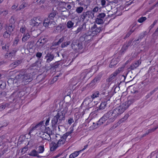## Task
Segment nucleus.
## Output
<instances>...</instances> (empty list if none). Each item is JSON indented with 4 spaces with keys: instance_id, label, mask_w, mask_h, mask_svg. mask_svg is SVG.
Returning a JSON list of instances; mask_svg holds the SVG:
<instances>
[{
    "instance_id": "1",
    "label": "nucleus",
    "mask_w": 158,
    "mask_h": 158,
    "mask_svg": "<svg viewBox=\"0 0 158 158\" xmlns=\"http://www.w3.org/2000/svg\"><path fill=\"white\" fill-rule=\"evenodd\" d=\"M134 102L133 98H131L117 106L113 110L108 112L105 114L108 122H113L119 115L123 113Z\"/></svg>"
},
{
    "instance_id": "2",
    "label": "nucleus",
    "mask_w": 158,
    "mask_h": 158,
    "mask_svg": "<svg viewBox=\"0 0 158 158\" xmlns=\"http://www.w3.org/2000/svg\"><path fill=\"white\" fill-rule=\"evenodd\" d=\"M29 70H28V71ZM27 71H26L25 70L23 69L20 70L19 73L15 76V79L19 81H21L25 83L31 81L33 80V75Z\"/></svg>"
},
{
    "instance_id": "3",
    "label": "nucleus",
    "mask_w": 158,
    "mask_h": 158,
    "mask_svg": "<svg viewBox=\"0 0 158 158\" xmlns=\"http://www.w3.org/2000/svg\"><path fill=\"white\" fill-rule=\"evenodd\" d=\"M66 112L64 110L58 111L57 114L54 116L52 120V126L53 128L57 127L58 124H60L65 119V115Z\"/></svg>"
},
{
    "instance_id": "4",
    "label": "nucleus",
    "mask_w": 158,
    "mask_h": 158,
    "mask_svg": "<svg viewBox=\"0 0 158 158\" xmlns=\"http://www.w3.org/2000/svg\"><path fill=\"white\" fill-rule=\"evenodd\" d=\"M94 17V13L91 11H87L84 12L80 16V19L84 23L88 22L90 19H92Z\"/></svg>"
},
{
    "instance_id": "5",
    "label": "nucleus",
    "mask_w": 158,
    "mask_h": 158,
    "mask_svg": "<svg viewBox=\"0 0 158 158\" xmlns=\"http://www.w3.org/2000/svg\"><path fill=\"white\" fill-rule=\"evenodd\" d=\"M73 129L72 128L70 131L65 133L62 136H61L60 135H58V136H60V138L57 143V145L59 147L60 146L64 143L67 137L69 136V139L71 138V136L70 135L73 133Z\"/></svg>"
},
{
    "instance_id": "6",
    "label": "nucleus",
    "mask_w": 158,
    "mask_h": 158,
    "mask_svg": "<svg viewBox=\"0 0 158 158\" xmlns=\"http://www.w3.org/2000/svg\"><path fill=\"white\" fill-rule=\"evenodd\" d=\"M44 121H41L35 126H33L31 128H30L29 134H30L32 132L35 130H39L40 129L43 128L45 129V127L44 125Z\"/></svg>"
},
{
    "instance_id": "7",
    "label": "nucleus",
    "mask_w": 158,
    "mask_h": 158,
    "mask_svg": "<svg viewBox=\"0 0 158 158\" xmlns=\"http://www.w3.org/2000/svg\"><path fill=\"white\" fill-rule=\"evenodd\" d=\"M72 48L74 50H77V49H81L82 48V43L81 42H78L77 40H73L71 44Z\"/></svg>"
},
{
    "instance_id": "8",
    "label": "nucleus",
    "mask_w": 158,
    "mask_h": 158,
    "mask_svg": "<svg viewBox=\"0 0 158 158\" xmlns=\"http://www.w3.org/2000/svg\"><path fill=\"white\" fill-rule=\"evenodd\" d=\"M42 23V19L40 17H35L30 20V25L33 26H38Z\"/></svg>"
},
{
    "instance_id": "9",
    "label": "nucleus",
    "mask_w": 158,
    "mask_h": 158,
    "mask_svg": "<svg viewBox=\"0 0 158 158\" xmlns=\"http://www.w3.org/2000/svg\"><path fill=\"white\" fill-rule=\"evenodd\" d=\"M123 69V67L118 68V70H116L115 72L111 74L109 78L107 79V81L108 82H110L115 78V77L120 73V72Z\"/></svg>"
},
{
    "instance_id": "10",
    "label": "nucleus",
    "mask_w": 158,
    "mask_h": 158,
    "mask_svg": "<svg viewBox=\"0 0 158 158\" xmlns=\"http://www.w3.org/2000/svg\"><path fill=\"white\" fill-rule=\"evenodd\" d=\"M102 27H98L97 25L95 24L93 26L91 27V30L92 34L95 35H96L99 33L102 30Z\"/></svg>"
},
{
    "instance_id": "11",
    "label": "nucleus",
    "mask_w": 158,
    "mask_h": 158,
    "mask_svg": "<svg viewBox=\"0 0 158 158\" xmlns=\"http://www.w3.org/2000/svg\"><path fill=\"white\" fill-rule=\"evenodd\" d=\"M89 73L88 71L85 70L81 73L80 79L81 80H84L85 78H89L91 77L90 75H89Z\"/></svg>"
},
{
    "instance_id": "12",
    "label": "nucleus",
    "mask_w": 158,
    "mask_h": 158,
    "mask_svg": "<svg viewBox=\"0 0 158 158\" xmlns=\"http://www.w3.org/2000/svg\"><path fill=\"white\" fill-rule=\"evenodd\" d=\"M54 57V56L53 54L48 53L45 56V59L46 60V63H50L53 60Z\"/></svg>"
},
{
    "instance_id": "13",
    "label": "nucleus",
    "mask_w": 158,
    "mask_h": 158,
    "mask_svg": "<svg viewBox=\"0 0 158 158\" xmlns=\"http://www.w3.org/2000/svg\"><path fill=\"white\" fill-rule=\"evenodd\" d=\"M64 29L63 26L60 24L56 27H55L54 28L53 32L55 33H57L62 31Z\"/></svg>"
},
{
    "instance_id": "14",
    "label": "nucleus",
    "mask_w": 158,
    "mask_h": 158,
    "mask_svg": "<svg viewBox=\"0 0 158 158\" xmlns=\"http://www.w3.org/2000/svg\"><path fill=\"white\" fill-rule=\"evenodd\" d=\"M141 62L140 60H138L135 62L132 63L128 68V69L134 70L137 68L141 64Z\"/></svg>"
},
{
    "instance_id": "15",
    "label": "nucleus",
    "mask_w": 158,
    "mask_h": 158,
    "mask_svg": "<svg viewBox=\"0 0 158 158\" xmlns=\"http://www.w3.org/2000/svg\"><path fill=\"white\" fill-rule=\"evenodd\" d=\"M15 28V25L14 24L10 23L6 27V29L9 33H11L14 31Z\"/></svg>"
},
{
    "instance_id": "16",
    "label": "nucleus",
    "mask_w": 158,
    "mask_h": 158,
    "mask_svg": "<svg viewBox=\"0 0 158 158\" xmlns=\"http://www.w3.org/2000/svg\"><path fill=\"white\" fill-rule=\"evenodd\" d=\"M41 137L43 140H46L48 141L51 140L50 135L47 133H43L41 135Z\"/></svg>"
},
{
    "instance_id": "17",
    "label": "nucleus",
    "mask_w": 158,
    "mask_h": 158,
    "mask_svg": "<svg viewBox=\"0 0 158 158\" xmlns=\"http://www.w3.org/2000/svg\"><path fill=\"white\" fill-rule=\"evenodd\" d=\"M107 120V119L104 114V116L97 122V126L98 127L101 125Z\"/></svg>"
},
{
    "instance_id": "18",
    "label": "nucleus",
    "mask_w": 158,
    "mask_h": 158,
    "mask_svg": "<svg viewBox=\"0 0 158 158\" xmlns=\"http://www.w3.org/2000/svg\"><path fill=\"white\" fill-rule=\"evenodd\" d=\"M99 92L101 97H103L104 96H107L109 93V91L106 88L101 89Z\"/></svg>"
},
{
    "instance_id": "19",
    "label": "nucleus",
    "mask_w": 158,
    "mask_h": 158,
    "mask_svg": "<svg viewBox=\"0 0 158 158\" xmlns=\"http://www.w3.org/2000/svg\"><path fill=\"white\" fill-rule=\"evenodd\" d=\"M59 146L57 143L52 142L50 145V150L51 151H55Z\"/></svg>"
},
{
    "instance_id": "20",
    "label": "nucleus",
    "mask_w": 158,
    "mask_h": 158,
    "mask_svg": "<svg viewBox=\"0 0 158 158\" xmlns=\"http://www.w3.org/2000/svg\"><path fill=\"white\" fill-rule=\"evenodd\" d=\"M80 80L79 77H76L73 78L70 82H71V83L73 85L75 86L80 81Z\"/></svg>"
},
{
    "instance_id": "21",
    "label": "nucleus",
    "mask_w": 158,
    "mask_h": 158,
    "mask_svg": "<svg viewBox=\"0 0 158 158\" xmlns=\"http://www.w3.org/2000/svg\"><path fill=\"white\" fill-rule=\"evenodd\" d=\"M31 37L29 33L27 32L26 34H24L22 38V41L23 42H25L28 40Z\"/></svg>"
},
{
    "instance_id": "22",
    "label": "nucleus",
    "mask_w": 158,
    "mask_h": 158,
    "mask_svg": "<svg viewBox=\"0 0 158 158\" xmlns=\"http://www.w3.org/2000/svg\"><path fill=\"white\" fill-rule=\"evenodd\" d=\"M53 23L54 25H55L56 23L55 22L53 21L52 22H50L49 20H48V19H45L44 20V22L43 23V25L44 27H48V26L50 24Z\"/></svg>"
},
{
    "instance_id": "23",
    "label": "nucleus",
    "mask_w": 158,
    "mask_h": 158,
    "mask_svg": "<svg viewBox=\"0 0 158 158\" xmlns=\"http://www.w3.org/2000/svg\"><path fill=\"white\" fill-rule=\"evenodd\" d=\"M21 92L19 91H17L14 92L11 95V97L14 98L13 100H15L18 97H21V95H20L19 94Z\"/></svg>"
},
{
    "instance_id": "24",
    "label": "nucleus",
    "mask_w": 158,
    "mask_h": 158,
    "mask_svg": "<svg viewBox=\"0 0 158 158\" xmlns=\"http://www.w3.org/2000/svg\"><path fill=\"white\" fill-rule=\"evenodd\" d=\"M86 28V24L85 23H84L81 25L75 31L76 34H77L80 32L82 30H85Z\"/></svg>"
},
{
    "instance_id": "25",
    "label": "nucleus",
    "mask_w": 158,
    "mask_h": 158,
    "mask_svg": "<svg viewBox=\"0 0 158 158\" xmlns=\"http://www.w3.org/2000/svg\"><path fill=\"white\" fill-rule=\"evenodd\" d=\"M8 10H4L2 9H0V15L2 17H5L8 14Z\"/></svg>"
},
{
    "instance_id": "26",
    "label": "nucleus",
    "mask_w": 158,
    "mask_h": 158,
    "mask_svg": "<svg viewBox=\"0 0 158 158\" xmlns=\"http://www.w3.org/2000/svg\"><path fill=\"white\" fill-rule=\"evenodd\" d=\"M100 96V92L99 91H95L93 92V94L91 96V98L93 99L95 98L98 97Z\"/></svg>"
},
{
    "instance_id": "27",
    "label": "nucleus",
    "mask_w": 158,
    "mask_h": 158,
    "mask_svg": "<svg viewBox=\"0 0 158 158\" xmlns=\"http://www.w3.org/2000/svg\"><path fill=\"white\" fill-rule=\"evenodd\" d=\"M31 156H37L38 157H40L39 153L37 151L35 150H33L29 154Z\"/></svg>"
},
{
    "instance_id": "28",
    "label": "nucleus",
    "mask_w": 158,
    "mask_h": 158,
    "mask_svg": "<svg viewBox=\"0 0 158 158\" xmlns=\"http://www.w3.org/2000/svg\"><path fill=\"white\" fill-rule=\"evenodd\" d=\"M107 104V101H105L102 102L100 105L99 108L97 109L98 110H102L104 109L106 106Z\"/></svg>"
},
{
    "instance_id": "29",
    "label": "nucleus",
    "mask_w": 158,
    "mask_h": 158,
    "mask_svg": "<svg viewBox=\"0 0 158 158\" xmlns=\"http://www.w3.org/2000/svg\"><path fill=\"white\" fill-rule=\"evenodd\" d=\"M118 63L117 60L116 59H112L109 64V67L112 68L116 65Z\"/></svg>"
},
{
    "instance_id": "30",
    "label": "nucleus",
    "mask_w": 158,
    "mask_h": 158,
    "mask_svg": "<svg viewBox=\"0 0 158 158\" xmlns=\"http://www.w3.org/2000/svg\"><path fill=\"white\" fill-rule=\"evenodd\" d=\"M57 13L55 11H54L50 13L48 16V18L49 19L54 20V18L56 16Z\"/></svg>"
},
{
    "instance_id": "31",
    "label": "nucleus",
    "mask_w": 158,
    "mask_h": 158,
    "mask_svg": "<svg viewBox=\"0 0 158 158\" xmlns=\"http://www.w3.org/2000/svg\"><path fill=\"white\" fill-rule=\"evenodd\" d=\"M22 61L21 60H18L10 64L11 67L15 68L20 64Z\"/></svg>"
},
{
    "instance_id": "32",
    "label": "nucleus",
    "mask_w": 158,
    "mask_h": 158,
    "mask_svg": "<svg viewBox=\"0 0 158 158\" xmlns=\"http://www.w3.org/2000/svg\"><path fill=\"white\" fill-rule=\"evenodd\" d=\"M71 43V42L70 41L64 42L62 43L61 44V47L62 48L67 47L69 45H70Z\"/></svg>"
},
{
    "instance_id": "33",
    "label": "nucleus",
    "mask_w": 158,
    "mask_h": 158,
    "mask_svg": "<svg viewBox=\"0 0 158 158\" xmlns=\"http://www.w3.org/2000/svg\"><path fill=\"white\" fill-rule=\"evenodd\" d=\"M81 152V151H77L72 153L69 156V158H74L77 157L79 155V152Z\"/></svg>"
},
{
    "instance_id": "34",
    "label": "nucleus",
    "mask_w": 158,
    "mask_h": 158,
    "mask_svg": "<svg viewBox=\"0 0 158 158\" xmlns=\"http://www.w3.org/2000/svg\"><path fill=\"white\" fill-rule=\"evenodd\" d=\"M64 38L65 37L64 36H63L62 37L59 39L58 42H56L54 43V45H58L61 43H63V42L64 40Z\"/></svg>"
},
{
    "instance_id": "35",
    "label": "nucleus",
    "mask_w": 158,
    "mask_h": 158,
    "mask_svg": "<svg viewBox=\"0 0 158 158\" xmlns=\"http://www.w3.org/2000/svg\"><path fill=\"white\" fill-rule=\"evenodd\" d=\"M27 46L29 48H31L33 47L34 41L32 40H30L27 42Z\"/></svg>"
},
{
    "instance_id": "36",
    "label": "nucleus",
    "mask_w": 158,
    "mask_h": 158,
    "mask_svg": "<svg viewBox=\"0 0 158 158\" xmlns=\"http://www.w3.org/2000/svg\"><path fill=\"white\" fill-rule=\"evenodd\" d=\"M37 152L38 153H43L44 151V145L40 146L38 147Z\"/></svg>"
},
{
    "instance_id": "37",
    "label": "nucleus",
    "mask_w": 158,
    "mask_h": 158,
    "mask_svg": "<svg viewBox=\"0 0 158 158\" xmlns=\"http://www.w3.org/2000/svg\"><path fill=\"white\" fill-rule=\"evenodd\" d=\"M11 33H9L7 31H6L3 33V36L5 38H9L10 36Z\"/></svg>"
},
{
    "instance_id": "38",
    "label": "nucleus",
    "mask_w": 158,
    "mask_h": 158,
    "mask_svg": "<svg viewBox=\"0 0 158 158\" xmlns=\"http://www.w3.org/2000/svg\"><path fill=\"white\" fill-rule=\"evenodd\" d=\"M129 116V115L128 114H126L124 117L121 118L119 121L118 122V123H121L124 121H125L128 118V117Z\"/></svg>"
},
{
    "instance_id": "39",
    "label": "nucleus",
    "mask_w": 158,
    "mask_h": 158,
    "mask_svg": "<svg viewBox=\"0 0 158 158\" xmlns=\"http://www.w3.org/2000/svg\"><path fill=\"white\" fill-rule=\"evenodd\" d=\"M6 83L0 80V88L2 89H4L6 88Z\"/></svg>"
},
{
    "instance_id": "40",
    "label": "nucleus",
    "mask_w": 158,
    "mask_h": 158,
    "mask_svg": "<svg viewBox=\"0 0 158 158\" xmlns=\"http://www.w3.org/2000/svg\"><path fill=\"white\" fill-rule=\"evenodd\" d=\"M84 10V8L82 6H79L76 9V11L78 14L81 13Z\"/></svg>"
},
{
    "instance_id": "41",
    "label": "nucleus",
    "mask_w": 158,
    "mask_h": 158,
    "mask_svg": "<svg viewBox=\"0 0 158 158\" xmlns=\"http://www.w3.org/2000/svg\"><path fill=\"white\" fill-rule=\"evenodd\" d=\"M96 23L98 24H102L104 23V22L102 19L97 18L96 19Z\"/></svg>"
},
{
    "instance_id": "42",
    "label": "nucleus",
    "mask_w": 158,
    "mask_h": 158,
    "mask_svg": "<svg viewBox=\"0 0 158 158\" xmlns=\"http://www.w3.org/2000/svg\"><path fill=\"white\" fill-rule=\"evenodd\" d=\"M27 5L25 3H23L20 6L19 9L16 10V11H18L24 8L25 7L27 6Z\"/></svg>"
},
{
    "instance_id": "43",
    "label": "nucleus",
    "mask_w": 158,
    "mask_h": 158,
    "mask_svg": "<svg viewBox=\"0 0 158 158\" xmlns=\"http://www.w3.org/2000/svg\"><path fill=\"white\" fill-rule=\"evenodd\" d=\"M74 23L73 22L71 21H69L67 23V27L69 28H72L73 26Z\"/></svg>"
},
{
    "instance_id": "44",
    "label": "nucleus",
    "mask_w": 158,
    "mask_h": 158,
    "mask_svg": "<svg viewBox=\"0 0 158 158\" xmlns=\"http://www.w3.org/2000/svg\"><path fill=\"white\" fill-rule=\"evenodd\" d=\"M18 51L17 49L16 48H13L12 50L10 52V54H11V55L12 56H14L15 55L16 52Z\"/></svg>"
},
{
    "instance_id": "45",
    "label": "nucleus",
    "mask_w": 158,
    "mask_h": 158,
    "mask_svg": "<svg viewBox=\"0 0 158 158\" xmlns=\"http://www.w3.org/2000/svg\"><path fill=\"white\" fill-rule=\"evenodd\" d=\"M136 28H135L134 30H132V29H131L129 32H128L127 34L126 35V36L124 37V39L126 38H127L129 37L131 35V33L134 32V31L135 30Z\"/></svg>"
},
{
    "instance_id": "46",
    "label": "nucleus",
    "mask_w": 158,
    "mask_h": 158,
    "mask_svg": "<svg viewBox=\"0 0 158 158\" xmlns=\"http://www.w3.org/2000/svg\"><path fill=\"white\" fill-rule=\"evenodd\" d=\"M146 19L147 18L145 17H142L138 20V21L139 23H142L146 20Z\"/></svg>"
},
{
    "instance_id": "47",
    "label": "nucleus",
    "mask_w": 158,
    "mask_h": 158,
    "mask_svg": "<svg viewBox=\"0 0 158 158\" xmlns=\"http://www.w3.org/2000/svg\"><path fill=\"white\" fill-rule=\"evenodd\" d=\"M45 39L44 38L43 39H39L37 42V43L39 42L40 43V44H40V45H43L45 42Z\"/></svg>"
},
{
    "instance_id": "48",
    "label": "nucleus",
    "mask_w": 158,
    "mask_h": 158,
    "mask_svg": "<svg viewBox=\"0 0 158 158\" xmlns=\"http://www.w3.org/2000/svg\"><path fill=\"white\" fill-rule=\"evenodd\" d=\"M158 128V125L155 127L150 129L147 130L149 133H152L154 131L157 129Z\"/></svg>"
},
{
    "instance_id": "49",
    "label": "nucleus",
    "mask_w": 158,
    "mask_h": 158,
    "mask_svg": "<svg viewBox=\"0 0 158 158\" xmlns=\"http://www.w3.org/2000/svg\"><path fill=\"white\" fill-rule=\"evenodd\" d=\"M100 77H99L97 76L95 77L92 81L95 84L98 81H99L100 80Z\"/></svg>"
},
{
    "instance_id": "50",
    "label": "nucleus",
    "mask_w": 158,
    "mask_h": 158,
    "mask_svg": "<svg viewBox=\"0 0 158 158\" xmlns=\"http://www.w3.org/2000/svg\"><path fill=\"white\" fill-rule=\"evenodd\" d=\"M105 16L106 15L105 13H102L98 14V15L97 16V17L98 18L102 19L104 18Z\"/></svg>"
},
{
    "instance_id": "51",
    "label": "nucleus",
    "mask_w": 158,
    "mask_h": 158,
    "mask_svg": "<svg viewBox=\"0 0 158 158\" xmlns=\"http://www.w3.org/2000/svg\"><path fill=\"white\" fill-rule=\"evenodd\" d=\"M59 65V64L58 62H56L54 64L51 66V68H56L58 67Z\"/></svg>"
},
{
    "instance_id": "52",
    "label": "nucleus",
    "mask_w": 158,
    "mask_h": 158,
    "mask_svg": "<svg viewBox=\"0 0 158 158\" xmlns=\"http://www.w3.org/2000/svg\"><path fill=\"white\" fill-rule=\"evenodd\" d=\"M12 57L11 55V54H10V52L9 53H6L5 55V57L6 58H9V59L10 60H12Z\"/></svg>"
},
{
    "instance_id": "53",
    "label": "nucleus",
    "mask_w": 158,
    "mask_h": 158,
    "mask_svg": "<svg viewBox=\"0 0 158 158\" xmlns=\"http://www.w3.org/2000/svg\"><path fill=\"white\" fill-rule=\"evenodd\" d=\"M45 0H37L36 2L39 5L43 4L44 3Z\"/></svg>"
},
{
    "instance_id": "54",
    "label": "nucleus",
    "mask_w": 158,
    "mask_h": 158,
    "mask_svg": "<svg viewBox=\"0 0 158 158\" xmlns=\"http://www.w3.org/2000/svg\"><path fill=\"white\" fill-rule=\"evenodd\" d=\"M157 20H155L154 21V22L149 27V31H150L152 28H153L154 26L157 23Z\"/></svg>"
},
{
    "instance_id": "55",
    "label": "nucleus",
    "mask_w": 158,
    "mask_h": 158,
    "mask_svg": "<svg viewBox=\"0 0 158 158\" xmlns=\"http://www.w3.org/2000/svg\"><path fill=\"white\" fill-rule=\"evenodd\" d=\"M28 150V147L27 146H26L23 148L21 151V152L22 153H25Z\"/></svg>"
},
{
    "instance_id": "56",
    "label": "nucleus",
    "mask_w": 158,
    "mask_h": 158,
    "mask_svg": "<svg viewBox=\"0 0 158 158\" xmlns=\"http://www.w3.org/2000/svg\"><path fill=\"white\" fill-rule=\"evenodd\" d=\"M19 40V37H15L14 41V44L17 45Z\"/></svg>"
},
{
    "instance_id": "57",
    "label": "nucleus",
    "mask_w": 158,
    "mask_h": 158,
    "mask_svg": "<svg viewBox=\"0 0 158 158\" xmlns=\"http://www.w3.org/2000/svg\"><path fill=\"white\" fill-rule=\"evenodd\" d=\"M99 9H100L99 8L98 6H96L93 9V10L91 11H92L93 13H94V12H98Z\"/></svg>"
},
{
    "instance_id": "58",
    "label": "nucleus",
    "mask_w": 158,
    "mask_h": 158,
    "mask_svg": "<svg viewBox=\"0 0 158 158\" xmlns=\"http://www.w3.org/2000/svg\"><path fill=\"white\" fill-rule=\"evenodd\" d=\"M36 56L39 59H40L42 56V53L40 52H37L36 53Z\"/></svg>"
},
{
    "instance_id": "59",
    "label": "nucleus",
    "mask_w": 158,
    "mask_h": 158,
    "mask_svg": "<svg viewBox=\"0 0 158 158\" xmlns=\"http://www.w3.org/2000/svg\"><path fill=\"white\" fill-rule=\"evenodd\" d=\"M128 48V47L126 45H124L123 46L121 50L123 52L124 51L127 50V49Z\"/></svg>"
},
{
    "instance_id": "60",
    "label": "nucleus",
    "mask_w": 158,
    "mask_h": 158,
    "mask_svg": "<svg viewBox=\"0 0 158 158\" xmlns=\"http://www.w3.org/2000/svg\"><path fill=\"white\" fill-rule=\"evenodd\" d=\"M26 30V28L25 26L22 27L20 29V31L22 33H24L25 31Z\"/></svg>"
},
{
    "instance_id": "61",
    "label": "nucleus",
    "mask_w": 158,
    "mask_h": 158,
    "mask_svg": "<svg viewBox=\"0 0 158 158\" xmlns=\"http://www.w3.org/2000/svg\"><path fill=\"white\" fill-rule=\"evenodd\" d=\"M67 8L64 7V9H65L67 11H69V9H71V8L72 7V6L70 5H68L67 6Z\"/></svg>"
},
{
    "instance_id": "62",
    "label": "nucleus",
    "mask_w": 158,
    "mask_h": 158,
    "mask_svg": "<svg viewBox=\"0 0 158 158\" xmlns=\"http://www.w3.org/2000/svg\"><path fill=\"white\" fill-rule=\"evenodd\" d=\"M95 84L92 81L90 82V83L89 84V86L91 87L92 88Z\"/></svg>"
},
{
    "instance_id": "63",
    "label": "nucleus",
    "mask_w": 158,
    "mask_h": 158,
    "mask_svg": "<svg viewBox=\"0 0 158 158\" xmlns=\"http://www.w3.org/2000/svg\"><path fill=\"white\" fill-rule=\"evenodd\" d=\"M68 123L69 124H71L74 122V120L73 118H70L68 120Z\"/></svg>"
},
{
    "instance_id": "64",
    "label": "nucleus",
    "mask_w": 158,
    "mask_h": 158,
    "mask_svg": "<svg viewBox=\"0 0 158 158\" xmlns=\"http://www.w3.org/2000/svg\"><path fill=\"white\" fill-rule=\"evenodd\" d=\"M9 47V46L7 45H5V46L2 47V49L3 50L5 49L6 50H7L8 49Z\"/></svg>"
}]
</instances>
